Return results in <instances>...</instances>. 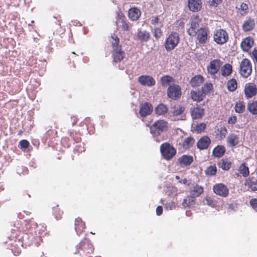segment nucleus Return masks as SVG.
<instances>
[{"label": "nucleus", "instance_id": "f257e3e1", "mask_svg": "<svg viewBox=\"0 0 257 257\" xmlns=\"http://www.w3.org/2000/svg\"><path fill=\"white\" fill-rule=\"evenodd\" d=\"M94 247L90 240L84 238L76 246L75 254H79L82 256L91 257L90 255L93 253Z\"/></svg>", "mask_w": 257, "mask_h": 257}, {"label": "nucleus", "instance_id": "f03ea898", "mask_svg": "<svg viewBox=\"0 0 257 257\" xmlns=\"http://www.w3.org/2000/svg\"><path fill=\"white\" fill-rule=\"evenodd\" d=\"M168 123L164 119H159L155 121L150 126L151 134L154 136H159L161 134L168 130Z\"/></svg>", "mask_w": 257, "mask_h": 257}, {"label": "nucleus", "instance_id": "7ed1b4c3", "mask_svg": "<svg viewBox=\"0 0 257 257\" xmlns=\"http://www.w3.org/2000/svg\"><path fill=\"white\" fill-rule=\"evenodd\" d=\"M179 41V34L176 32H172L165 41L164 47L167 51H172L178 45Z\"/></svg>", "mask_w": 257, "mask_h": 257}, {"label": "nucleus", "instance_id": "20e7f679", "mask_svg": "<svg viewBox=\"0 0 257 257\" xmlns=\"http://www.w3.org/2000/svg\"><path fill=\"white\" fill-rule=\"evenodd\" d=\"M160 152L165 160L169 161L175 156L176 150L170 143L166 142L160 146Z\"/></svg>", "mask_w": 257, "mask_h": 257}, {"label": "nucleus", "instance_id": "39448f33", "mask_svg": "<svg viewBox=\"0 0 257 257\" xmlns=\"http://www.w3.org/2000/svg\"><path fill=\"white\" fill-rule=\"evenodd\" d=\"M213 39L217 44L222 45L228 41V34L226 30L223 29H216L213 32Z\"/></svg>", "mask_w": 257, "mask_h": 257}, {"label": "nucleus", "instance_id": "423d86ee", "mask_svg": "<svg viewBox=\"0 0 257 257\" xmlns=\"http://www.w3.org/2000/svg\"><path fill=\"white\" fill-rule=\"evenodd\" d=\"M239 74L244 78H247L252 73V64L247 58L243 59L239 65Z\"/></svg>", "mask_w": 257, "mask_h": 257}, {"label": "nucleus", "instance_id": "0eeeda50", "mask_svg": "<svg viewBox=\"0 0 257 257\" xmlns=\"http://www.w3.org/2000/svg\"><path fill=\"white\" fill-rule=\"evenodd\" d=\"M210 31L207 27H202L195 34L196 39L200 44H206L210 39Z\"/></svg>", "mask_w": 257, "mask_h": 257}, {"label": "nucleus", "instance_id": "6e6552de", "mask_svg": "<svg viewBox=\"0 0 257 257\" xmlns=\"http://www.w3.org/2000/svg\"><path fill=\"white\" fill-rule=\"evenodd\" d=\"M201 20L197 15L193 16L190 21L189 27L187 29V34L190 36H195L197 31L200 29L199 25Z\"/></svg>", "mask_w": 257, "mask_h": 257}, {"label": "nucleus", "instance_id": "1a4fd4ad", "mask_svg": "<svg viewBox=\"0 0 257 257\" xmlns=\"http://www.w3.org/2000/svg\"><path fill=\"white\" fill-rule=\"evenodd\" d=\"M222 62L220 59L211 60L207 66V70L212 78H215L216 74L218 72Z\"/></svg>", "mask_w": 257, "mask_h": 257}, {"label": "nucleus", "instance_id": "9d476101", "mask_svg": "<svg viewBox=\"0 0 257 257\" xmlns=\"http://www.w3.org/2000/svg\"><path fill=\"white\" fill-rule=\"evenodd\" d=\"M213 190L216 195L225 197L229 194V189L223 183H217L213 186Z\"/></svg>", "mask_w": 257, "mask_h": 257}, {"label": "nucleus", "instance_id": "9b49d317", "mask_svg": "<svg viewBox=\"0 0 257 257\" xmlns=\"http://www.w3.org/2000/svg\"><path fill=\"white\" fill-rule=\"evenodd\" d=\"M245 96L247 98H250L257 94L256 85L252 82L245 84L244 89Z\"/></svg>", "mask_w": 257, "mask_h": 257}, {"label": "nucleus", "instance_id": "f8f14e48", "mask_svg": "<svg viewBox=\"0 0 257 257\" xmlns=\"http://www.w3.org/2000/svg\"><path fill=\"white\" fill-rule=\"evenodd\" d=\"M167 94L169 97L176 99L181 95V88L179 85H173L170 86L168 88Z\"/></svg>", "mask_w": 257, "mask_h": 257}, {"label": "nucleus", "instance_id": "ddd939ff", "mask_svg": "<svg viewBox=\"0 0 257 257\" xmlns=\"http://www.w3.org/2000/svg\"><path fill=\"white\" fill-rule=\"evenodd\" d=\"M153 106L149 102L142 103L140 106L139 113L141 116L144 117L150 115L153 111Z\"/></svg>", "mask_w": 257, "mask_h": 257}, {"label": "nucleus", "instance_id": "4468645a", "mask_svg": "<svg viewBox=\"0 0 257 257\" xmlns=\"http://www.w3.org/2000/svg\"><path fill=\"white\" fill-rule=\"evenodd\" d=\"M125 57V52L122 50V48H115L112 50V58L113 63H119Z\"/></svg>", "mask_w": 257, "mask_h": 257}, {"label": "nucleus", "instance_id": "2eb2a0df", "mask_svg": "<svg viewBox=\"0 0 257 257\" xmlns=\"http://www.w3.org/2000/svg\"><path fill=\"white\" fill-rule=\"evenodd\" d=\"M244 185L248 191H257V179L253 177H249L245 179Z\"/></svg>", "mask_w": 257, "mask_h": 257}, {"label": "nucleus", "instance_id": "dca6fc26", "mask_svg": "<svg viewBox=\"0 0 257 257\" xmlns=\"http://www.w3.org/2000/svg\"><path fill=\"white\" fill-rule=\"evenodd\" d=\"M138 81L142 85L152 86L155 85L156 81L154 78L149 75H141L138 78Z\"/></svg>", "mask_w": 257, "mask_h": 257}, {"label": "nucleus", "instance_id": "f3484780", "mask_svg": "<svg viewBox=\"0 0 257 257\" xmlns=\"http://www.w3.org/2000/svg\"><path fill=\"white\" fill-rule=\"evenodd\" d=\"M211 139L207 136L201 137L197 142L196 146L200 150L207 149L211 144Z\"/></svg>", "mask_w": 257, "mask_h": 257}, {"label": "nucleus", "instance_id": "a211bd4d", "mask_svg": "<svg viewBox=\"0 0 257 257\" xmlns=\"http://www.w3.org/2000/svg\"><path fill=\"white\" fill-rule=\"evenodd\" d=\"M254 40L251 37H247L243 39L240 47L243 52H248L253 46Z\"/></svg>", "mask_w": 257, "mask_h": 257}, {"label": "nucleus", "instance_id": "6ab92c4d", "mask_svg": "<svg viewBox=\"0 0 257 257\" xmlns=\"http://www.w3.org/2000/svg\"><path fill=\"white\" fill-rule=\"evenodd\" d=\"M136 37L137 39L140 42H147L150 39L151 35L147 30L138 29Z\"/></svg>", "mask_w": 257, "mask_h": 257}, {"label": "nucleus", "instance_id": "aec40b11", "mask_svg": "<svg viewBox=\"0 0 257 257\" xmlns=\"http://www.w3.org/2000/svg\"><path fill=\"white\" fill-rule=\"evenodd\" d=\"M239 137L234 134H230L227 137L226 143L229 147H235L239 144Z\"/></svg>", "mask_w": 257, "mask_h": 257}, {"label": "nucleus", "instance_id": "412c9836", "mask_svg": "<svg viewBox=\"0 0 257 257\" xmlns=\"http://www.w3.org/2000/svg\"><path fill=\"white\" fill-rule=\"evenodd\" d=\"M254 20L250 17H247L242 25V30L245 32L252 31L254 29Z\"/></svg>", "mask_w": 257, "mask_h": 257}, {"label": "nucleus", "instance_id": "4be33fe9", "mask_svg": "<svg viewBox=\"0 0 257 257\" xmlns=\"http://www.w3.org/2000/svg\"><path fill=\"white\" fill-rule=\"evenodd\" d=\"M86 226L85 222H83L81 218L78 217L75 220V229L78 235L82 234L85 229Z\"/></svg>", "mask_w": 257, "mask_h": 257}, {"label": "nucleus", "instance_id": "5701e85b", "mask_svg": "<svg viewBox=\"0 0 257 257\" xmlns=\"http://www.w3.org/2000/svg\"><path fill=\"white\" fill-rule=\"evenodd\" d=\"M188 6L191 11L198 12L202 7V2L201 0H188Z\"/></svg>", "mask_w": 257, "mask_h": 257}, {"label": "nucleus", "instance_id": "b1692460", "mask_svg": "<svg viewBox=\"0 0 257 257\" xmlns=\"http://www.w3.org/2000/svg\"><path fill=\"white\" fill-rule=\"evenodd\" d=\"M193 162V158L190 155H183L178 159V163L181 167L189 166Z\"/></svg>", "mask_w": 257, "mask_h": 257}, {"label": "nucleus", "instance_id": "393cba45", "mask_svg": "<svg viewBox=\"0 0 257 257\" xmlns=\"http://www.w3.org/2000/svg\"><path fill=\"white\" fill-rule=\"evenodd\" d=\"M141 15L140 10L136 8L133 7L131 8L128 12V17L132 21L138 20Z\"/></svg>", "mask_w": 257, "mask_h": 257}, {"label": "nucleus", "instance_id": "a878e982", "mask_svg": "<svg viewBox=\"0 0 257 257\" xmlns=\"http://www.w3.org/2000/svg\"><path fill=\"white\" fill-rule=\"evenodd\" d=\"M204 81V78L201 75L193 76L190 81V84L192 87H198Z\"/></svg>", "mask_w": 257, "mask_h": 257}, {"label": "nucleus", "instance_id": "bb28decb", "mask_svg": "<svg viewBox=\"0 0 257 257\" xmlns=\"http://www.w3.org/2000/svg\"><path fill=\"white\" fill-rule=\"evenodd\" d=\"M217 165L223 170L228 171L231 167L232 162L227 158H223L218 162Z\"/></svg>", "mask_w": 257, "mask_h": 257}, {"label": "nucleus", "instance_id": "cd10ccee", "mask_svg": "<svg viewBox=\"0 0 257 257\" xmlns=\"http://www.w3.org/2000/svg\"><path fill=\"white\" fill-rule=\"evenodd\" d=\"M204 192V188L202 186L196 184L190 188V195L195 198L199 196Z\"/></svg>", "mask_w": 257, "mask_h": 257}, {"label": "nucleus", "instance_id": "c85d7f7f", "mask_svg": "<svg viewBox=\"0 0 257 257\" xmlns=\"http://www.w3.org/2000/svg\"><path fill=\"white\" fill-rule=\"evenodd\" d=\"M226 152L225 147L223 145H217L212 151V155L216 158H221Z\"/></svg>", "mask_w": 257, "mask_h": 257}, {"label": "nucleus", "instance_id": "c756f323", "mask_svg": "<svg viewBox=\"0 0 257 257\" xmlns=\"http://www.w3.org/2000/svg\"><path fill=\"white\" fill-rule=\"evenodd\" d=\"M204 110L199 106L192 108L191 110V114L193 119L201 118L204 115Z\"/></svg>", "mask_w": 257, "mask_h": 257}, {"label": "nucleus", "instance_id": "7c9ffc66", "mask_svg": "<svg viewBox=\"0 0 257 257\" xmlns=\"http://www.w3.org/2000/svg\"><path fill=\"white\" fill-rule=\"evenodd\" d=\"M215 133L216 138L219 140H222L225 138L227 134V130L224 126H221L220 127H218L215 131Z\"/></svg>", "mask_w": 257, "mask_h": 257}, {"label": "nucleus", "instance_id": "2f4dec72", "mask_svg": "<svg viewBox=\"0 0 257 257\" xmlns=\"http://www.w3.org/2000/svg\"><path fill=\"white\" fill-rule=\"evenodd\" d=\"M191 99L196 102H200L204 98V94L201 93L200 90H192L190 92Z\"/></svg>", "mask_w": 257, "mask_h": 257}, {"label": "nucleus", "instance_id": "473e14b6", "mask_svg": "<svg viewBox=\"0 0 257 257\" xmlns=\"http://www.w3.org/2000/svg\"><path fill=\"white\" fill-rule=\"evenodd\" d=\"M195 204V197L190 195L186 197L182 202V205L184 208L190 207L193 206Z\"/></svg>", "mask_w": 257, "mask_h": 257}, {"label": "nucleus", "instance_id": "72a5a7b5", "mask_svg": "<svg viewBox=\"0 0 257 257\" xmlns=\"http://www.w3.org/2000/svg\"><path fill=\"white\" fill-rule=\"evenodd\" d=\"M221 72L224 77L229 76L232 72V66L229 63L225 64L221 68Z\"/></svg>", "mask_w": 257, "mask_h": 257}, {"label": "nucleus", "instance_id": "f704fd0d", "mask_svg": "<svg viewBox=\"0 0 257 257\" xmlns=\"http://www.w3.org/2000/svg\"><path fill=\"white\" fill-rule=\"evenodd\" d=\"M109 40L111 44L113 50L116 48H121V46L119 45V39L116 35L114 34L112 35Z\"/></svg>", "mask_w": 257, "mask_h": 257}, {"label": "nucleus", "instance_id": "c9c22d12", "mask_svg": "<svg viewBox=\"0 0 257 257\" xmlns=\"http://www.w3.org/2000/svg\"><path fill=\"white\" fill-rule=\"evenodd\" d=\"M155 110L158 115H164L168 112V107L165 104L160 103L155 108Z\"/></svg>", "mask_w": 257, "mask_h": 257}, {"label": "nucleus", "instance_id": "e433bc0d", "mask_svg": "<svg viewBox=\"0 0 257 257\" xmlns=\"http://www.w3.org/2000/svg\"><path fill=\"white\" fill-rule=\"evenodd\" d=\"M116 23L120 24V28L124 31H128L130 30V26L129 23H127L124 17H120L117 20Z\"/></svg>", "mask_w": 257, "mask_h": 257}, {"label": "nucleus", "instance_id": "4c0bfd02", "mask_svg": "<svg viewBox=\"0 0 257 257\" xmlns=\"http://www.w3.org/2000/svg\"><path fill=\"white\" fill-rule=\"evenodd\" d=\"M194 143V139L192 137H189L184 140L182 143V147L185 149H188L192 147Z\"/></svg>", "mask_w": 257, "mask_h": 257}, {"label": "nucleus", "instance_id": "58836bf2", "mask_svg": "<svg viewBox=\"0 0 257 257\" xmlns=\"http://www.w3.org/2000/svg\"><path fill=\"white\" fill-rule=\"evenodd\" d=\"M226 86L227 88V89L229 91L233 92L235 91L237 87V81L235 79L232 78L230 80H229L226 83Z\"/></svg>", "mask_w": 257, "mask_h": 257}, {"label": "nucleus", "instance_id": "ea45409f", "mask_svg": "<svg viewBox=\"0 0 257 257\" xmlns=\"http://www.w3.org/2000/svg\"><path fill=\"white\" fill-rule=\"evenodd\" d=\"M248 111L253 115L257 114V101H253L248 103L247 105Z\"/></svg>", "mask_w": 257, "mask_h": 257}, {"label": "nucleus", "instance_id": "a19ab883", "mask_svg": "<svg viewBox=\"0 0 257 257\" xmlns=\"http://www.w3.org/2000/svg\"><path fill=\"white\" fill-rule=\"evenodd\" d=\"M238 171L240 174L244 177H246L249 175V168L246 166L244 163H242L239 167Z\"/></svg>", "mask_w": 257, "mask_h": 257}, {"label": "nucleus", "instance_id": "79ce46f5", "mask_svg": "<svg viewBox=\"0 0 257 257\" xmlns=\"http://www.w3.org/2000/svg\"><path fill=\"white\" fill-rule=\"evenodd\" d=\"M217 173V167L215 164L211 165L205 170V173L207 176H215Z\"/></svg>", "mask_w": 257, "mask_h": 257}, {"label": "nucleus", "instance_id": "37998d69", "mask_svg": "<svg viewBox=\"0 0 257 257\" xmlns=\"http://www.w3.org/2000/svg\"><path fill=\"white\" fill-rule=\"evenodd\" d=\"M53 214L57 220H60L62 218L63 212L60 208L59 206L57 205L53 208Z\"/></svg>", "mask_w": 257, "mask_h": 257}, {"label": "nucleus", "instance_id": "c03bdc74", "mask_svg": "<svg viewBox=\"0 0 257 257\" xmlns=\"http://www.w3.org/2000/svg\"><path fill=\"white\" fill-rule=\"evenodd\" d=\"M213 89V85L212 83H208L205 84L202 87L200 91L202 94H204V97H205V95L208 93H209L211 90Z\"/></svg>", "mask_w": 257, "mask_h": 257}, {"label": "nucleus", "instance_id": "a18cd8bd", "mask_svg": "<svg viewBox=\"0 0 257 257\" xmlns=\"http://www.w3.org/2000/svg\"><path fill=\"white\" fill-rule=\"evenodd\" d=\"M245 103L243 101H239L236 102L235 106V111L237 113H242L245 110Z\"/></svg>", "mask_w": 257, "mask_h": 257}, {"label": "nucleus", "instance_id": "49530a36", "mask_svg": "<svg viewBox=\"0 0 257 257\" xmlns=\"http://www.w3.org/2000/svg\"><path fill=\"white\" fill-rule=\"evenodd\" d=\"M185 110V107L181 105L175 106L172 111V114L174 116L179 115L182 114Z\"/></svg>", "mask_w": 257, "mask_h": 257}, {"label": "nucleus", "instance_id": "de8ad7c7", "mask_svg": "<svg viewBox=\"0 0 257 257\" xmlns=\"http://www.w3.org/2000/svg\"><path fill=\"white\" fill-rule=\"evenodd\" d=\"M173 80V78L169 75H165L161 78V84L163 86L169 85Z\"/></svg>", "mask_w": 257, "mask_h": 257}, {"label": "nucleus", "instance_id": "09e8293b", "mask_svg": "<svg viewBox=\"0 0 257 257\" xmlns=\"http://www.w3.org/2000/svg\"><path fill=\"white\" fill-rule=\"evenodd\" d=\"M57 136V132L54 129H50L46 133V137L47 140H51Z\"/></svg>", "mask_w": 257, "mask_h": 257}, {"label": "nucleus", "instance_id": "8fccbe9b", "mask_svg": "<svg viewBox=\"0 0 257 257\" xmlns=\"http://www.w3.org/2000/svg\"><path fill=\"white\" fill-rule=\"evenodd\" d=\"M163 35V32L161 28L155 27L153 31V36L157 40L160 39Z\"/></svg>", "mask_w": 257, "mask_h": 257}, {"label": "nucleus", "instance_id": "3c124183", "mask_svg": "<svg viewBox=\"0 0 257 257\" xmlns=\"http://www.w3.org/2000/svg\"><path fill=\"white\" fill-rule=\"evenodd\" d=\"M162 22H163V21H160L159 16L152 17L151 20V24L152 25L155 26L156 25H158V24H160L161 27H162L163 26Z\"/></svg>", "mask_w": 257, "mask_h": 257}, {"label": "nucleus", "instance_id": "603ef678", "mask_svg": "<svg viewBox=\"0 0 257 257\" xmlns=\"http://www.w3.org/2000/svg\"><path fill=\"white\" fill-rule=\"evenodd\" d=\"M206 125L205 123L203 122L200 123L196 125L195 127V130L197 132V133H200L204 132L206 128Z\"/></svg>", "mask_w": 257, "mask_h": 257}, {"label": "nucleus", "instance_id": "864d4df0", "mask_svg": "<svg viewBox=\"0 0 257 257\" xmlns=\"http://www.w3.org/2000/svg\"><path fill=\"white\" fill-rule=\"evenodd\" d=\"M30 143L28 141L26 140H21L19 143V148L23 149H27L29 148Z\"/></svg>", "mask_w": 257, "mask_h": 257}, {"label": "nucleus", "instance_id": "5fc2aeb1", "mask_svg": "<svg viewBox=\"0 0 257 257\" xmlns=\"http://www.w3.org/2000/svg\"><path fill=\"white\" fill-rule=\"evenodd\" d=\"M249 204L251 207L256 211H257V199L252 198L249 201Z\"/></svg>", "mask_w": 257, "mask_h": 257}, {"label": "nucleus", "instance_id": "6e6d98bb", "mask_svg": "<svg viewBox=\"0 0 257 257\" xmlns=\"http://www.w3.org/2000/svg\"><path fill=\"white\" fill-rule=\"evenodd\" d=\"M222 1V0H209L208 4L210 6L216 7L221 3Z\"/></svg>", "mask_w": 257, "mask_h": 257}, {"label": "nucleus", "instance_id": "4d7b16f0", "mask_svg": "<svg viewBox=\"0 0 257 257\" xmlns=\"http://www.w3.org/2000/svg\"><path fill=\"white\" fill-rule=\"evenodd\" d=\"M251 57L252 60L257 64V47L253 48Z\"/></svg>", "mask_w": 257, "mask_h": 257}, {"label": "nucleus", "instance_id": "13d9d810", "mask_svg": "<svg viewBox=\"0 0 257 257\" xmlns=\"http://www.w3.org/2000/svg\"><path fill=\"white\" fill-rule=\"evenodd\" d=\"M239 9L243 12V14H246L248 13V5L245 3H242L240 6Z\"/></svg>", "mask_w": 257, "mask_h": 257}, {"label": "nucleus", "instance_id": "bf43d9fd", "mask_svg": "<svg viewBox=\"0 0 257 257\" xmlns=\"http://www.w3.org/2000/svg\"><path fill=\"white\" fill-rule=\"evenodd\" d=\"M75 135H76V134L73 132L70 133V134H69L70 137L73 139L74 142V143H78V142H81V138H80V137L75 138L74 137Z\"/></svg>", "mask_w": 257, "mask_h": 257}, {"label": "nucleus", "instance_id": "052dcab7", "mask_svg": "<svg viewBox=\"0 0 257 257\" xmlns=\"http://www.w3.org/2000/svg\"><path fill=\"white\" fill-rule=\"evenodd\" d=\"M69 139L67 137L62 138V143L65 145V147H69L70 146V143H69Z\"/></svg>", "mask_w": 257, "mask_h": 257}, {"label": "nucleus", "instance_id": "680f3d73", "mask_svg": "<svg viewBox=\"0 0 257 257\" xmlns=\"http://www.w3.org/2000/svg\"><path fill=\"white\" fill-rule=\"evenodd\" d=\"M163 213V208L161 206H157L156 208V214L157 215H161Z\"/></svg>", "mask_w": 257, "mask_h": 257}, {"label": "nucleus", "instance_id": "e2e57ef3", "mask_svg": "<svg viewBox=\"0 0 257 257\" xmlns=\"http://www.w3.org/2000/svg\"><path fill=\"white\" fill-rule=\"evenodd\" d=\"M236 122V116L230 117L228 119V122L232 124H234Z\"/></svg>", "mask_w": 257, "mask_h": 257}, {"label": "nucleus", "instance_id": "0e129e2a", "mask_svg": "<svg viewBox=\"0 0 257 257\" xmlns=\"http://www.w3.org/2000/svg\"><path fill=\"white\" fill-rule=\"evenodd\" d=\"M71 119L73 120L72 124L74 125L77 122V118L75 116H72Z\"/></svg>", "mask_w": 257, "mask_h": 257}, {"label": "nucleus", "instance_id": "69168bd1", "mask_svg": "<svg viewBox=\"0 0 257 257\" xmlns=\"http://www.w3.org/2000/svg\"><path fill=\"white\" fill-rule=\"evenodd\" d=\"M76 148H77V149H76V150H78L79 149H80V152H84V147H81V145H79V146H76Z\"/></svg>", "mask_w": 257, "mask_h": 257}, {"label": "nucleus", "instance_id": "338daca9", "mask_svg": "<svg viewBox=\"0 0 257 257\" xmlns=\"http://www.w3.org/2000/svg\"><path fill=\"white\" fill-rule=\"evenodd\" d=\"M23 133V131L22 130H20L19 131L18 135L19 136H21Z\"/></svg>", "mask_w": 257, "mask_h": 257}, {"label": "nucleus", "instance_id": "774afa93", "mask_svg": "<svg viewBox=\"0 0 257 257\" xmlns=\"http://www.w3.org/2000/svg\"><path fill=\"white\" fill-rule=\"evenodd\" d=\"M187 182V180L186 179H184L183 180V182H184V183H185V184Z\"/></svg>", "mask_w": 257, "mask_h": 257}]
</instances>
